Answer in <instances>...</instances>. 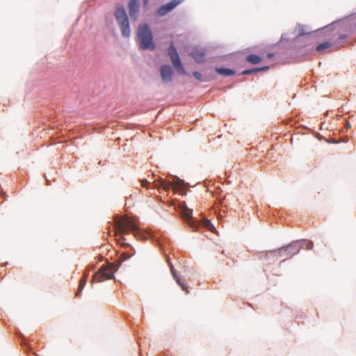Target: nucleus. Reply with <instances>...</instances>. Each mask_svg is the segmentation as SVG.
<instances>
[{
    "label": "nucleus",
    "instance_id": "obj_17",
    "mask_svg": "<svg viewBox=\"0 0 356 356\" xmlns=\"http://www.w3.org/2000/svg\"><path fill=\"white\" fill-rule=\"evenodd\" d=\"M270 69V65H263L259 67H254L251 68H247L243 70L241 74L243 76L250 75L255 72H266Z\"/></svg>",
    "mask_w": 356,
    "mask_h": 356
},
{
    "label": "nucleus",
    "instance_id": "obj_16",
    "mask_svg": "<svg viewBox=\"0 0 356 356\" xmlns=\"http://www.w3.org/2000/svg\"><path fill=\"white\" fill-rule=\"evenodd\" d=\"M190 54L197 63L203 64L206 62V52L202 49L195 47Z\"/></svg>",
    "mask_w": 356,
    "mask_h": 356
},
{
    "label": "nucleus",
    "instance_id": "obj_3",
    "mask_svg": "<svg viewBox=\"0 0 356 356\" xmlns=\"http://www.w3.org/2000/svg\"><path fill=\"white\" fill-rule=\"evenodd\" d=\"M136 43L138 49L141 51H154L156 44L154 41V35L149 25L140 23L136 31Z\"/></svg>",
    "mask_w": 356,
    "mask_h": 356
},
{
    "label": "nucleus",
    "instance_id": "obj_26",
    "mask_svg": "<svg viewBox=\"0 0 356 356\" xmlns=\"http://www.w3.org/2000/svg\"><path fill=\"white\" fill-rule=\"evenodd\" d=\"M275 54L273 52H268L267 54H266V57L268 59H272L273 58L275 57Z\"/></svg>",
    "mask_w": 356,
    "mask_h": 356
},
{
    "label": "nucleus",
    "instance_id": "obj_5",
    "mask_svg": "<svg viewBox=\"0 0 356 356\" xmlns=\"http://www.w3.org/2000/svg\"><path fill=\"white\" fill-rule=\"evenodd\" d=\"M339 22L340 19H337L324 27L319 28L318 30L315 31H312L306 26L298 24V26L295 29V32H297V33L295 35V38H297L298 40L303 36H309L312 38L313 36L316 35L318 33H319L320 34H327L328 33L332 32L335 29L336 25Z\"/></svg>",
    "mask_w": 356,
    "mask_h": 356
},
{
    "label": "nucleus",
    "instance_id": "obj_11",
    "mask_svg": "<svg viewBox=\"0 0 356 356\" xmlns=\"http://www.w3.org/2000/svg\"><path fill=\"white\" fill-rule=\"evenodd\" d=\"M282 249L280 248L268 252H260L258 257L260 259H263L264 261L270 264V263L274 262L279 257H282Z\"/></svg>",
    "mask_w": 356,
    "mask_h": 356
},
{
    "label": "nucleus",
    "instance_id": "obj_2",
    "mask_svg": "<svg viewBox=\"0 0 356 356\" xmlns=\"http://www.w3.org/2000/svg\"><path fill=\"white\" fill-rule=\"evenodd\" d=\"M179 210L184 223L194 232H202L208 230L211 232L216 231L212 222L203 216L200 219H197L193 216V209L188 208L186 202H181L179 205Z\"/></svg>",
    "mask_w": 356,
    "mask_h": 356
},
{
    "label": "nucleus",
    "instance_id": "obj_30",
    "mask_svg": "<svg viewBox=\"0 0 356 356\" xmlns=\"http://www.w3.org/2000/svg\"><path fill=\"white\" fill-rule=\"evenodd\" d=\"M7 264H8V262H6V264H3L2 266H5Z\"/></svg>",
    "mask_w": 356,
    "mask_h": 356
},
{
    "label": "nucleus",
    "instance_id": "obj_28",
    "mask_svg": "<svg viewBox=\"0 0 356 356\" xmlns=\"http://www.w3.org/2000/svg\"><path fill=\"white\" fill-rule=\"evenodd\" d=\"M47 185H49V184H50L49 181L48 179H47Z\"/></svg>",
    "mask_w": 356,
    "mask_h": 356
},
{
    "label": "nucleus",
    "instance_id": "obj_19",
    "mask_svg": "<svg viewBox=\"0 0 356 356\" xmlns=\"http://www.w3.org/2000/svg\"><path fill=\"white\" fill-rule=\"evenodd\" d=\"M245 60L251 64L256 65L260 63L263 60V58L256 54H250L246 56Z\"/></svg>",
    "mask_w": 356,
    "mask_h": 356
},
{
    "label": "nucleus",
    "instance_id": "obj_7",
    "mask_svg": "<svg viewBox=\"0 0 356 356\" xmlns=\"http://www.w3.org/2000/svg\"><path fill=\"white\" fill-rule=\"evenodd\" d=\"M156 186L163 189H168L170 188H175L178 189H183L187 186V183L184 179H180L177 176H170L167 178L159 177L158 183L156 184Z\"/></svg>",
    "mask_w": 356,
    "mask_h": 356
},
{
    "label": "nucleus",
    "instance_id": "obj_22",
    "mask_svg": "<svg viewBox=\"0 0 356 356\" xmlns=\"http://www.w3.org/2000/svg\"><path fill=\"white\" fill-rule=\"evenodd\" d=\"M343 129L347 131L348 129L351 128V124L347 119L343 120Z\"/></svg>",
    "mask_w": 356,
    "mask_h": 356
},
{
    "label": "nucleus",
    "instance_id": "obj_12",
    "mask_svg": "<svg viewBox=\"0 0 356 356\" xmlns=\"http://www.w3.org/2000/svg\"><path fill=\"white\" fill-rule=\"evenodd\" d=\"M95 265L92 264H89L86 266V270L83 272L82 277L79 280V286L75 293L76 297H79L81 295L82 291L83 290V289L85 288V286L86 285L90 271L93 270L95 269Z\"/></svg>",
    "mask_w": 356,
    "mask_h": 356
},
{
    "label": "nucleus",
    "instance_id": "obj_23",
    "mask_svg": "<svg viewBox=\"0 0 356 356\" xmlns=\"http://www.w3.org/2000/svg\"><path fill=\"white\" fill-rule=\"evenodd\" d=\"M24 348H25V351L27 353H34V350L33 349V348L28 345V344H25L24 345Z\"/></svg>",
    "mask_w": 356,
    "mask_h": 356
},
{
    "label": "nucleus",
    "instance_id": "obj_10",
    "mask_svg": "<svg viewBox=\"0 0 356 356\" xmlns=\"http://www.w3.org/2000/svg\"><path fill=\"white\" fill-rule=\"evenodd\" d=\"M184 1V0H170L168 2L159 6L156 10L155 15L157 17H164L172 12Z\"/></svg>",
    "mask_w": 356,
    "mask_h": 356
},
{
    "label": "nucleus",
    "instance_id": "obj_6",
    "mask_svg": "<svg viewBox=\"0 0 356 356\" xmlns=\"http://www.w3.org/2000/svg\"><path fill=\"white\" fill-rule=\"evenodd\" d=\"M313 248L314 244L312 241L307 239H298L281 248L283 253L296 254L300 252V249L312 250Z\"/></svg>",
    "mask_w": 356,
    "mask_h": 356
},
{
    "label": "nucleus",
    "instance_id": "obj_27",
    "mask_svg": "<svg viewBox=\"0 0 356 356\" xmlns=\"http://www.w3.org/2000/svg\"><path fill=\"white\" fill-rule=\"evenodd\" d=\"M286 261V259H284L283 260H282L280 262V266H281L283 263H284L285 261Z\"/></svg>",
    "mask_w": 356,
    "mask_h": 356
},
{
    "label": "nucleus",
    "instance_id": "obj_8",
    "mask_svg": "<svg viewBox=\"0 0 356 356\" xmlns=\"http://www.w3.org/2000/svg\"><path fill=\"white\" fill-rule=\"evenodd\" d=\"M168 55L177 73L180 75L187 76L188 73L182 63L177 49L173 44H171L168 47Z\"/></svg>",
    "mask_w": 356,
    "mask_h": 356
},
{
    "label": "nucleus",
    "instance_id": "obj_15",
    "mask_svg": "<svg viewBox=\"0 0 356 356\" xmlns=\"http://www.w3.org/2000/svg\"><path fill=\"white\" fill-rule=\"evenodd\" d=\"M127 7L129 17L132 20L136 21L140 11V0H129Z\"/></svg>",
    "mask_w": 356,
    "mask_h": 356
},
{
    "label": "nucleus",
    "instance_id": "obj_14",
    "mask_svg": "<svg viewBox=\"0 0 356 356\" xmlns=\"http://www.w3.org/2000/svg\"><path fill=\"white\" fill-rule=\"evenodd\" d=\"M166 261L168 264L170 273L173 277V279L176 281L177 284L181 287V289L186 291V293L188 294L189 293V290L186 286V284H184L182 281V277L179 275V273L175 270L174 266L172 265V262L170 260L169 257H166Z\"/></svg>",
    "mask_w": 356,
    "mask_h": 356
},
{
    "label": "nucleus",
    "instance_id": "obj_13",
    "mask_svg": "<svg viewBox=\"0 0 356 356\" xmlns=\"http://www.w3.org/2000/svg\"><path fill=\"white\" fill-rule=\"evenodd\" d=\"M162 81L165 83L171 82L173 79L174 70L169 64H163L159 69Z\"/></svg>",
    "mask_w": 356,
    "mask_h": 356
},
{
    "label": "nucleus",
    "instance_id": "obj_21",
    "mask_svg": "<svg viewBox=\"0 0 356 356\" xmlns=\"http://www.w3.org/2000/svg\"><path fill=\"white\" fill-rule=\"evenodd\" d=\"M192 74H193V77L195 79H197V81H203V80H202V74L200 72H198V71H193L192 72Z\"/></svg>",
    "mask_w": 356,
    "mask_h": 356
},
{
    "label": "nucleus",
    "instance_id": "obj_25",
    "mask_svg": "<svg viewBox=\"0 0 356 356\" xmlns=\"http://www.w3.org/2000/svg\"><path fill=\"white\" fill-rule=\"evenodd\" d=\"M149 0H143V8L145 10H147Z\"/></svg>",
    "mask_w": 356,
    "mask_h": 356
},
{
    "label": "nucleus",
    "instance_id": "obj_4",
    "mask_svg": "<svg viewBox=\"0 0 356 356\" xmlns=\"http://www.w3.org/2000/svg\"><path fill=\"white\" fill-rule=\"evenodd\" d=\"M113 15L119 26L122 38H129L131 35L130 22L126 8L122 3H116Z\"/></svg>",
    "mask_w": 356,
    "mask_h": 356
},
{
    "label": "nucleus",
    "instance_id": "obj_29",
    "mask_svg": "<svg viewBox=\"0 0 356 356\" xmlns=\"http://www.w3.org/2000/svg\"><path fill=\"white\" fill-rule=\"evenodd\" d=\"M348 141V138L346 137V140H343V142L346 143Z\"/></svg>",
    "mask_w": 356,
    "mask_h": 356
},
{
    "label": "nucleus",
    "instance_id": "obj_1",
    "mask_svg": "<svg viewBox=\"0 0 356 356\" xmlns=\"http://www.w3.org/2000/svg\"><path fill=\"white\" fill-rule=\"evenodd\" d=\"M115 234L118 243L127 248L123 253L122 258L114 263H106L95 272L90 280L91 286L95 282H102L106 280L115 279L114 273L118 270L122 264L135 254V249L128 243L124 234L132 233L138 240H150L156 245L162 247L163 239L151 231L145 230L138 225L136 217H118L115 222Z\"/></svg>",
    "mask_w": 356,
    "mask_h": 356
},
{
    "label": "nucleus",
    "instance_id": "obj_20",
    "mask_svg": "<svg viewBox=\"0 0 356 356\" xmlns=\"http://www.w3.org/2000/svg\"><path fill=\"white\" fill-rule=\"evenodd\" d=\"M295 32L293 33H284L282 35L279 42H288L291 40H296L297 38H295Z\"/></svg>",
    "mask_w": 356,
    "mask_h": 356
},
{
    "label": "nucleus",
    "instance_id": "obj_24",
    "mask_svg": "<svg viewBox=\"0 0 356 356\" xmlns=\"http://www.w3.org/2000/svg\"><path fill=\"white\" fill-rule=\"evenodd\" d=\"M152 185V183L147 181V179H144L142 181V186L143 187L149 188Z\"/></svg>",
    "mask_w": 356,
    "mask_h": 356
},
{
    "label": "nucleus",
    "instance_id": "obj_18",
    "mask_svg": "<svg viewBox=\"0 0 356 356\" xmlns=\"http://www.w3.org/2000/svg\"><path fill=\"white\" fill-rule=\"evenodd\" d=\"M215 71L217 74L225 77L234 76L236 74V72L234 69H232L225 66L216 67Z\"/></svg>",
    "mask_w": 356,
    "mask_h": 356
},
{
    "label": "nucleus",
    "instance_id": "obj_9",
    "mask_svg": "<svg viewBox=\"0 0 356 356\" xmlns=\"http://www.w3.org/2000/svg\"><path fill=\"white\" fill-rule=\"evenodd\" d=\"M346 38L347 35L341 34L338 36L337 39L334 42L326 40L323 42L318 43L316 47V49L317 51L320 53H324L326 49L330 47H332L335 50L339 49L344 45L343 42L346 40Z\"/></svg>",
    "mask_w": 356,
    "mask_h": 356
}]
</instances>
